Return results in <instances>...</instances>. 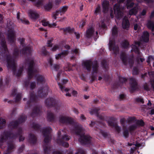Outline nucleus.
Returning a JSON list of instances; mask_svg holds the SVG:
<instances>
[{
  "label": "nucleus",
  "mask_w": 154,
  "mask_h": 154,
  "mask_svg": "<svg viewBox=\"0 0 154 154\" xmlns=\"http://www.w3.org/2000/svg\"><path fill=\"white\" fill-rule=\"evenodd\" d=\"M49 63H50V65L52 66V60L51 59H50L48 61Z\"/></svg>",
  "instance_id": "49"
},
{
  "label": "nucleus",
  "mask_w": 154,
  "mask_h": 154,
  "mask_svg": "<svg viewBox=\"0 0 154 154\" xmlns=\"http://www.w3.org/2000/svg\"><path fill=\"white\" fill-rule=\"evenodd\" d=\"M152 59H153L154 60V58H153V57L152 56H149L148 58V59L147 60V62L148 63H149L151 60H152Z\"/></svg>",
  "instance_id": "36"
},
{
  "label": "nucleus",
  "mask_w": 154,
  "mask_h": 154,
  "mask_svg": "<svg viewBox=\"0 0 154 154\" xmlns=\"http://www.w3.org/2000/svg\"><path fill=\"white\" fill-rule=\"evenodd\" d=\"M15 33L13 30L9 31L8 39L10 41H13L14 39Z\"/></svg>",
  "instance_id": "8"
},
{
  "label": "nucleus",
  "mask_w": 154,
  "mask_h": 154,
  "mask_svg": "<svg viewBox=\"0 0 154 154\" xmlns=\"http://www.w3.org/2000/svg\"><path fill=\"white\" fill-rule=\"evenodd\" d=\"M52 7V4L51 3H49L44 6V8L47 11L50 10Z\"/></svg>",
  "instance_id": "19"
},
{
  "label": "nucleus",
  "mask_w": 154,
  "mask_h": 154,
  "mask_svg": "<svg viewBox=\"0 0 154 154\" xmlns=\"http://www.w3.org/2000/svg\"><path fill=\"white\" fill-rule=\"evenodd\" d=\"M63 145L65 147H67L68 146L69 144L66 142H65L63 143Z\"/></svg>",
  "instance_id": "47"
},
{
  "label": "nucleus",
  "mask_w": 154,
  "mask_h": 154,
  "mask_svg": "<svg viewBox=\"0 0 154 154\" xmlns=\"http://www.w3.org/2000/svg\"><path fill=\"white\" fill-rule=\"evenodd\" d=\"M68 80L67 79H64L62 80L61 83L58 82V84L59 86V87L63 92H67L68 91V89L65 88L62 85H64L67 82Z\"/></svg>",
  "instance_id": "2"
},
{
  "label": "nucleus",
  "mask_w": 154,
  "mask_h": 154,
  "mask_svg": "<svg viewBox=\"0 0 154 154\" xmlns=\"http://www.w3.org/2000/svg\"><path fill=\"white\" fill-rule=\"evenodd\" d=\"M65 70L66 71H70L72 69H71L70 68V66H68V69H67V68L65 69Z\"/></svg>",
  "instance_id": "52"
},
{
  "label": "nucleus",
  "mask_w": 154,
  "mask_h": 154,
  "mask_svg": "<svg viewBox=\"0 0 154 154\" xmlns=\"http://www.w3.org/2000/svg\"><path fill=\"white\" fill-rule=\"evenodd\" d=\"M28 14L29 17L32 20H35L38 18L39 15L36 11L29 10L28 11Z\"/></svg>",
  "instance_id": "3"
},
{
  "label": "nucleus",
  "mask_w": 154,
  "mask_h": 154,
  "mask_svg": "<svg viewBox=\"0 0 154 154\" xmlns=\"http://www.w3.org/2000/svg\"><path fill=\"white\" fill-rule=\"evenodd\" d=\"M56 25H57V24L56 23H54L53 24H51V25H50V26L51 27H52V26L55 27V26H56Z\"/></svg>",
  "instance_id": "56"
},
{
  "label": "nucleus",
  "mask_w": 154,
  "mask_h": 154,
  "mask_svg": "<svg viewBox=\"0 0 154 154\" xmlns=\"http://www.w3.org/2000/svg\"><path fill=\"white\" fill-rule=\"evenodd\" d=\"M66 19V17H63L60 18V19L59 20L60 21H62Z\"/></svg>",
  "instance_id": "53"
},
{
  "label": "nucleus",
  "mask_w": 154,
  "mask_h": 154,
  "mask_svg": "<svg viewBox=\"0 0 154 154\" xmlns=\"http://www.w3.org/2000/svg\"><path fill=\"white\" fill-rule=\"evenodd\" d=\"M136 5V6H135L134 8L130 11L129 14L130 15L135 14L138 11V7L137 5Z\"/></svg>",
  "instance_id": "13"
},
{
  "label": "nucleus",
  "mask_w": 154,
  "mask_h": 154,
  "mask_svg": "<svg viewBox=\"0 0 154 154\" xmlns=\"http://www.w3.org/2000/svg\"><path fill=\"white\" fill-rule=\"evenodd\" d=\"M66 118L65 117H62L60 119V121L62 123H64L66 122Z\"/></svg>",
  "instance_id": "27"
},
{
  "label": "nucleus",
  "mask_w": 154,
  "mask_h": 154,
  "mask_svg": "<svg viewBox=\"0 0 154 154\" xmlns=\"http://www.w3.org/2000/svg\"><path fill=\"white\" fill-rule=\"evenodd\" d=\"M5 120L3 119H0V125L2 124H4L5 123Z\"/></svg>",
  "instance_id": "38"
},
{
  "label": "nucleus",
  "mask_w": 154,
  "mask_h": 154,
  "mask_svg": "<svg viewBox=\"0 0 154 154\" xmlns=\"http://www.w3.org/2000/svg\"><path fill=\"white\" fill-rule=\"evenodd\" d=\"M99 27H105V21L103 20L101 21L99 23Z\"/></svg>",
  "instance_id": "24"
},
{
  "label": "nucleus",
  "mask_w": 154,
  "mask_h": 154,
  "mask_svg": "<svg viewBox=\"0 0 154 154\" xmlns=\"http://www.w3.org/2000/svg\"><path fill=\"white\" fill-rule=\"evenodd\" d=\"M82 131V130L81 129H80L79 130V132L78 133H77V134H78L79 135H80L81 133V132Z\"/></svg>",
  "instance_id": "59"
},
{
  "label": "nucleus",
  "mask_w": 154,
  "mask_h": 154,
  "mask_svg": "<svg viewBox=\"0 0 154 154\" xmlns=\"http://www.w3.org/2000/svg\"><path fill=\"white\" fill-rule=\"evenodd\" d=\"M68 9V7L66 6H64L61 8L60 9V15L64 14L66 11Z\"/></svg>",
  "instance_id": "18"
},
{
  "label": "nucleus",
  "mask_w": 154,
  "mask_h": 154,
  "mask_svg": "<svg viewBox=\"0 0 154 154\" xmlns=\"http://www.w3.org/2000/svg\"><path fill=\"white\" fill-rule=\"evenodd\" d=\"M52 40H53L52 39H51L50 40V41L48 40V41L47 44V45H48V46L51 47H52V45L51 44V41H52Z\"/></svg>",
  "instance_id": "34"
},
{
  "label": "nucleus",
  "mask_w": 154,
  "mask_h": 154,
  "mask_svg": "<svg viewBox=\"0 0 154 154\" xmlns=\"http://www.w3.org/2000/svg\"><path fill=\"white\" fill-rule=\"evenodd\" d=\"M137 128V125H132L130 126L129 128V130L130 131H132L135 129Z\"/></svg>",
  "instance_id": "29"
},
{
  "label": "nucleus",
  "mask_w": 154,
  "mask_h": 154,
  "mask_svg": "<svg viewBox=\"0 0 154 154\" xmlns=\"http://www.w3.org/2000/svg\"><path fill=\"white\" fill-rule=\"evenodd\" d=\"M21 21L24 23L25 24H28V23L29 22V21L27 20H22L21 19Z\"/></svg>",
  "instance_id": "44"
},
{
  "label": "nucleus",
  "mask_w": 154,
  "mask_h": 154,
  "mask_svg": "<svg viewBox=\"0 0 154 154\" xmlns=\"http://www.w3.org/2000/svg\"><path fill=\"white\" fill-rule=\"evenodd\" d=\"M144 89H145L146 90H149V87L147 84H145L144 85Z\"/></svg>",
  "instance_id": "43"
},
{
  "label": "nucleus",
  "mask_w": 154,
  "mask_h": 154,
  "mask_svg": "<svg viewBox=\"0 0 154 154\" xmlns=\"http://www.w3.org/2000/svg\"><path fill=\"white\" fill-rule=\"evenodd\" d=\"M94 32V29L93 28H91L88 29L86 32V36L88 38H89L93 35Z\"/></svg>",
  "instance_id": "11"
},
{
  "label": "nucleus",
  "mask_w": 154,
  "mask_h": 154,
  "mask_svg": "<svg viewBox=\"0 0 154 154\" xmlns=\"http://www.w3.org/2000/svg\"><path fill=\"white\" fill-rule=\"evenodd\" d=\"M146 13V11L145 10H143L142 12L141 13V15H144Z\"/></svg>",
  "instance_id": "51"
},
{
  "label": "nucleus",
  "mask_w": 154,
  "mask_h": 154,
  "mask_svg": "<svg viewBox=\"0 0 154 154\" xmlns=\"http://www.w3.org/2000/svg\"><path fill=\"white\" fill-rule=\"evenodd\" d=\"M63 139L64 140H68L69 139V137H66H66H64L63 138Z\"/></svg>",
  "instance_id": "64"
},
{
  "label": "nucleus",
  "mask_w": 154,
  "mask_h": 154,
  "mask_svg": "<svg viewBox=\"0 0 154 154\" xmlns=\"http://www.w3.org/2000/svg\"><path fill=\"white\" fill-rule=\"evenodd\" d=\"M81 118L82 120H83L85 119V117L84 116L82 115L81 116Z\"/></svg>",
  "instance_id": "60"
},
{
  "label": "nucleus",
  "mask_w": 154,
  "mask_h": 154,
  "mask_svg": "<svg viewBox=\"0 0 154 154\" xmlns=\"http://www.w3.org/2000/svg\"><path fill=\"white\" fill-rule=\"evenodd\" d=\"M43 90L42 91V92H45V91H46L47 90V88H43Z\"/></svg>",
  "instance_id": "58"
},
{
  "label": "nucleus",
  "mask_w": 154,
  "mask_h": 154,
  "mask_svg": "<svg viewBox=\"0 0 154 154\" xmlns=\"http://www.w3.org/2000/svg\"><path fill=\"white\" fill-rule=\"evenodd\" d=\"M128 144L129 146H131L133 145L134 146H135L133 148H131L130 151L131 154H132L133 153L134 151L135 150L136 148H137V147H138L140 146V144L139 143H138L136 142H133V143H129Z\"/></svg>",
  "instance_id": "4"
},
{
  "label": "nucleus",
  "mask_w": 154,
  "mask_h": 154,
  "mask_svg": "<svg viewBox=\"0 0 154 154\" xmlns=\"http://www.w3.org/2000/svg\"><path fill=\"white\" fill-rule=\"evenodd\" d=\"M53 117V114H50V115H49L48 116V118L49 119L50 121H51L52 120V118Z\"/></svg>",
  "instance_id": "40"
},
{
  "label": "nucleus",
  "mask_w": 154,
  "mask_h": 154,
  "mask_svg": "<svg viewBox=\"0 0 154 154\" xmlns=\"http://www.w3.org/2000/svg\"><path fill=\"white\" fill-rule=\"evenodd\" d=\"M41 23L42 25L44 26H46L49 25V22L47 20L43 19L41 21Z\"/></svg>",
  "instance_id": "21"
},
{
  "label": "nucleus",
  "mask_w": 154,
  "mask_h": 154,
  "mask_svg": "<svg viewBox=\"0 0 154 154\" xmlns=\"http://www.w3.org/2000/svg\"><path fill=\"white\" fill-rule=\"evenodd\" d=\"M64 48L66 49H69V46L68 45H66L64 46Z\"/></svg>",
  "instance_id": "63"
},
{
  "label": "nucleus",
  "mask_w": 154,
  "mask_h": 154,
  "mask_svg": "<svg viewBox=\"0 0 154 154\" xmlns=\"http://www.w3.org/2000/svg\"><path fill=\"white\" fill-rule=\"evenodd\" d=\"M147 26L149 28L151 29L152 30L154 29V24L151 21L148 22Z\"/></svg>",
  "instance_id": "20"
},
{
  "label": "nucleus",
  "mask_w": 154,
  "mask_h": 154,
  "mask_svg": "<svg viewBox=\"0 0 154 154\" xmlns=\"http://www.w3.org/2000/svg\"><path fill=\"white\" fill-rule=\"evenodd\" d=\"M150 114L153 115L154 114V109H152L150 110Z\"/></svg>",
  "instance_id": "54"
},
{
  "label": "nucleus",
  "mask_w": 154,
  "mask_h": 154,
  "mask_svg": "<svg viewBox=\"0 0 154 154\" xmlns=\"http://www.w3.org/2000/svg\"><path fill=\"white\" fill-rule=\"evenodd\" d=\"M123 134L124 136L125 137H127L128 136V131H127V130H126L125 129H124L123 132Z\"/></svg>",
  "instance_id": "26"
},
{
  "label": "nucleus",
  "mask_w": 154,
  "mask_h": 154,
  "mask_svg": "<svg viewBox=\"0 0 154 154\" xmlns=\"http://www.w3.org/2000/svg\"><path fill=\"white\" fill-rule=\"evenodd\" d=\"M0 5H5V3L4 2H2L0 3Z\"/></svg>",
  "instance_id": "61"
},
{
  "label": "nucleus",
  "mask_w": 154,
  "mask_h": 154,
  "mask_svg": "<svg viewBox=\"0 0 154 154\" xmlns=\"http://www.w3.org/2000/svg\"><path fill=\"white\" fill-rule=\"evenodd\" d=\"M85 21H82L80 23V24L79 25V27H82L85 25Z\"/></svg>",
  "instance_id": "42"
},
{
  "label": "nucleus",
  "mask_w": 154,
  "mask_h": 154,
  "mask_svg": "<svg viewBox=\"0 0 154 154\" xmlns=\"http://www.w3.org/2000/svg\"><path fill=\"white\" fill-rule=\"evenodd\" d=\"M44 79L42 78V77L41 76H40L39 77V78L38 79V82H42L43 81Z\"/></svg>",
  "instance_id": "39"
},
{
  "label": "nucleus",
  "mask_w": 154,
  "mask_h": 154,
  "mask_svg": "<svg viewBox=\"0 0 154 154\" xmlns=\"http://www.w3.org/2000/svg\"><path fill=\"white\" fill-rule=\"evenodd\" d=\"M117 28L116 26H114L112 29V35H115L117 33Z\"/></svg>",
  "instance_id": "23"
},
{
  "label": "nucleus",
  "mask_w": 154,
  "mask_h": 154,
  "mask_svg": "<svg viewBox=\"0 0 154 154\" xmlns=\"http://www.w3.org/2000/svg\"><path fill=\"white\" fill-rule=\"evenodd\" d=\"M74 33L75 35L76 38L79 39L80 37V35L79 33L78 32H74Z\"/></svg>",
  "instance_id": "33"
},
{
  "label": "nucleus",
  "mask_w": 154,
  "mask_h": 154,
  "mask_svg": "<svg viewBox=\"0 0 154 154\" xmlns=\"http://www.w3.org/2000/svg\"><path fill=\"white\" fill-rule=\"evenodd\" d=\"M137 124L140 125H143L144 124L142 120H139L137 121Z\"/></svg>",
  "instance_id": "35"
},
{
  "label": "nucleus",
  "mask_w": 154,
  "mask_h": 154,
  "mask_svg": "<svg viewBox=\"0 0 154 154\" xmlns=\"http://www.w3.org/2000/svg\"><path fill=\"white\" fill-rule=\"evenodd\" d=\"M74 52L76 54L78 52V50L76 49H75L74 50Z\"/></svg>",
  "instance_id": "62"
},
{
  "label": "nucleus",
  "mask_w": 154,
  "mask_h": 154,
  "mask_svg": "<svg viewBox=\"0 0 154 154\" xmlns=\"http://www.w3.org/2000/svg\"><path fill=\"white\" fill-rule=\"evenodd\" d=\"M90 140V137L88 136H85L83 134L81 136L79 140V141L82 143H85Z\"/></svg>",
  "instance_id": "5"
},
{
  "label": "nucleus",
  "mask_w": 154,
  "mask_h": 154,
  "mask_svg": "<svg viewBox=\"0 0 154 154\" xmlns=\"http://www.w3.org/2000/svg\"><path fill=\"white\" fill-rule=\"evenodd\" d=\"M128 45V42L126 41H125L122 43V46L125 48H126Z\"/></svg>",
  "instance_id": "32"
},
{
  "label": "nucleus",
  "mask_w": 154,
  "mask_h": 154,
  "mask_svg": "<svg viewBox=\"0 0 154 154\" xmlns=\"http://www.w3.org/2000/svg\"><path fill=\"white\" fill-rule=\"evenodd\" d=\"M132 83H130V86L132 90H134L136 89L137 88V85L135 80L132 79Z\"/></svg>",
  "instance_id": "14"
},
{
  "label": "nucleus",
  "mask_w": 154,
  "mask_h": 154,
  "mask_svg": "<svg viewBox=\"0 0 154 154\" xmlns=\"http://www.w3.org/2000/svg\"><path fill=\"white\" fill-rule=\"evenodd\" d=\"M35 86V84L34 83H32L31 85V88H32Z\"/></svg>",
  "instance_id": "55"
},
{
  "label": "nucleus",
  "mask_w": 154,
  "mask_h": 154,
  "mask_svg": "<svg viewBox=\"0 0 154 154\" xmlns=\"http://www.w3.org/2000/svg\"><path fill=\"white\" fill-rule=\"evenodd\" d=\"M84 152L82 150H80L78 152L76 153V154H84Z\"/></svg>",
  "instance_id": "45"
},
{
  "label": "nucleus",
  "mask_w": 154,
  "mask_h": 154,
  "mask_svg": "<svg viewBox=\"0 0 154 154\" xmlns=\"http://www.w3.org/2000/svg\"><path fill=\"white\" fill-rule=\"evenodd\" d=\"M60 66L59 65H55L51 67L53 69L55 70H57L60 67Z\"/></svg>",
  "instance_id": "28"
},
{
  "label": "nucleus",
  "mask_w": 154,
  "mask_h": 154,
  "mask_svg": "<svg viewBox=\"0 0 154 154\" xmlns=\"http://www.w3.org/2000/svg\"><path fill=\"white\" fill-rule=\"evenodd\" d=\"M141 40L145 42H147L148 41L149 34L147 32H144L143 35L142 36Z\"/></svg>",
  "instance_id": "9"
},
{
  "label": "nucleus",
  "mask_w": 154,
  "mask_h": 154,
  "mask_svg": "<svg viewBox=\"0 0 154 154\" xmlns=\"http://www.w3.org/2000/svg\"><path fill=\"white\" fill-rule=\"evenodd\" d=\"M66 30L69 32L72 33V32L74 31L73 29H70L69 28H68L66 29Z\"/></svg>",
  "instance_id": "48"
},
{
  "label": "nucleus",
  "mask_w": 154,
  "mask_h": 154,
  "mask_svg": "<svg viewBox=\"0 0 154 154\" xmlns=\"http://www.w3.org/2000/svg\"><path fill=\"white\" fill-rule=\"evenodd\" d=\"M122 26L123 28L128 29L129 27V23L127 18L125 17L123 19L122 23Z\"/></svg>",
  "instance_id": "6"
},
{
  "label": "nucleus",
  "mask_w": 154,
  "mask_h": 154,
  "mask_svg": "<svg viewBox=\"0 0 154 154\" xmlns=\"http://www.w3.org/2000/svg\"><path fill=\"white\" fill-rule=\"evenodd\" d=\"M60 15V13L59 10L53 13L52 17L55 19L57 18H59V16Z\"/></svg>",
  "instance_id": "17"
},
{
  "label": "nucleus",
  "mask_w": 154,
  "mask_h": 154,
  "mask_svg": "<svg viewBox=\"0 0 154 154\" xmlns=\"http://www.w3.org/2000/svg\"><path fill=\"white\" fill-rule=\"evenodd\" d=\"M42 4V2H39L38 1L36 2V5L37 6H39V5H41Z\"/></svg>",
  "instance_id": "50"
},
{
  "label": "nucleus",
  "mask_w": 154,
  "mask_h": 154,
  "mask_svg": "<svg viewBox=\"0 0 154 154\" xmlns=\"http://www.w3.org/2000/svg\"><path fill=\"white\" fill-rule=\"evenodd\" d=\"M2 47H3V48H4L5 50L6 48V47L5 45V43L4 42H2Z\"/></svg>",
  "instance_id": "46"
},
{
  "label": "nucleus",
  "mask_w": 154,
  "mask_h": 154,
  "mask_svg": "<svg viewBox=\"0 0 154 154\" xmlns=\"http://www.w3.org/2000/svg\"><path fill=\"white\" fill-rule=\"evenodd\" d=\"M100 7L99 6H98L97 7L95 10V13L96 14H97L100 11Z\"/></svg>",
  "instance_id": "37"
},
{
  "label": "nucleus",
  "mask_w": 154,
  "mask_h": 154,
  "mask_svg": "<svg viewBox=\"0 0 154 154\" xmlns=\"http://www.w3.org/2000/svg\"><path fill=\"white\" fill-rule=\"evenodd\" d=\"M134 28L135 30H137L138 29H139L140 27L137 24H136L134 26Z\"/></svg>",
  "instance_id": "41"
},
{
  "label": "nucleus",
  "mask_w": 154,
  "mask_h": 154,
  "mask_svg": "<svg viewBox=\"0 0 154 154\" xmlns=\"http://www.w3.org/2000/svg\"><path fill=\"white\" fill-rule=\"evenodd\" d=\"M140 42H137L136 43V45H132V48L133 50L135 52L139 53V51L138 48L137 47V45L138 46H140Z\"/></svg>",
  "instance_id": "16"
},
{
  "label": "nucleus",
  "mask_w": 154,
  "mask_h": 154,
  "mask_svg": "<svg viewBox=\"0 0 154 154\" xmlns=\"http://www.w3.org/2000/svg\"><path fill=\"white\" fill-rule=\"evenodd\" d=\"M67 54L68 51H63L61 53L56 55L55 56L56 58L57 59H59L60 58H62L67 55Z\"/></svg>",
  "instance_id": "12"
},
{
  "label": "nucleus",
  "mask_w": 154,
  "mask_h": 154,
  "mask_svg": "<svg viewBox=\"0 0 154 154\" xmlns=\"http://www.w3.org/2000/svg\"><path fill=\"white\" fill-rule=\"evenodd\" d=\"M72 93V94L74 96H76L77 94L76 91L73 90L72 89H68V91L66 92V96H70V93Z\"/></svg>",
  "instance_id": "15"
},
{
  "label": "nucleus",
  "mask_w": 154,
  "mask_h": 154,
  "mask_svg": "<svg viewBox=\"0 0 154 154\" xmlns=\"http://www.w3.org/2000/svg\"><path fill=\"white\" fill-rule=\"evenodd\" d=\"M58 46L57 45H54L51 48V50L52 51H54L56 50L58 48Z\"/></svg>",
  "instance_id": "25"
},
{
  "label": "nucleus",
  "mask_w": 154,
  "mask_h": 154,
  "mask_svg": "<svg viewBox=\"0 0 154 154\" xmlns=\"http://www.w3.org/2000/svg\"><path fill=\"white\" fill-rule=\"evenodd\" d=\"M83 65L84 67L88 70H89L91 66V62L89 60L85 61L84 62Z\"/></svg>",
  "instance_id": "10"
},
{
  "label": "nucleus",
  "mask_w": 154,
  "mask_h": 154,
  "mask_svg": "<svg viewBox=\"0 0 154 154\" xmlns=\"http://www.w3.org/2000/svg\"><path fill=\"white\" fill-rule=\"evenodd\" d=\"M31 64H32V63H31ZM31 65H30V68L29 69V71H28L29 74V75H30L33 72V71L32 68V66H31Z\"/></svg>",
  "instance_id": "30"
},
{
  "label": "nucleus",
  "mask_w": 154,
  "mask_h": 154,
  "mask_svg": "<svg viewBox=\"0 0 154 154\" xmlns=\"http://www.w3.org/2000/svg\"><path fill=\"white\" fill-rule=\"evenodd\" d=\"M126 5L128 8L129 7H131L134 5V3L132 2V0H127Z\"/></svg>",
  "instance_id": "22"
},
{
  "label": "nucleus",
  "mask_w": 154,
  "mask_h": 154,
  "mask_svg": "<svg viewBox=\"0 0 154 154\" xmlns=\"http://www.w3.org/2000/svg\"><path fill=\"white\" fill-rule=\"evenodd\" d=\"M24 139V138L22 137H21L20 138L19 140L20 141H22Z\"/></svg>",
  "instance_id": "57"
},
{
  "label": "nucleus",
  "mask_w": 154,
  "mask_h": 154,
  "mask_svg": "<svg viewBox=\"0 0 154 154\" xmlns=\"http://www.w3.org/2000/svg\"><path fill=\"white\" fill-rule=\"evenodd\" d=\"M136 100L138 102H140L142 103H143V99L141 97H139L137 98L136 99Z\"/></svg>",
  "instance_id": "31"
},
{
  "label": "nucleus",
  "mask_w": 154,
  "mask_h": 154,
  "mask_svg": "<svg viewBox=\"0 0 154 154\" xmlns=\"http://www.w3.org/2000/svg\"><path fill=\"white\" fill-rule=\"evenodd\" d=\"M109 49L110 51H115L116 50L118 51V48L114 47V42L112 40H110L109 42Z\"/></svg>",
  "instance_id": "7"
},
{
  "label": "nucleus",
  "mask_w": 154,
  "mask_h": 154,
  "mask_svg": "<svg viewBox=\"0 0 154 154\" xmlns=\"http://www.w3.org/2000/svg\"><path fill=\"white\" fill-rule=\"evenodd\" d=\"M103 11L104 13L108 12L110 14L111 18L115 16L117 18H119L122 15V9L120 8L119 4L115 5L113 10L112 8L109 9V2L105 1L102 3Z\"/></svg>",
  "instance_id": "1"
}]
</instances>
